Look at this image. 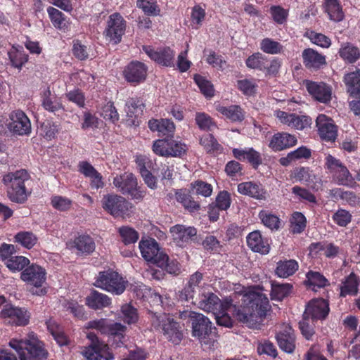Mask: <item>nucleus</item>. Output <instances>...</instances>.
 <instances>
[{"instance_id": "46", "label": "nucleus", "mask_w": 360, "mask_h": 360, "mask_svg": "<svg viewBox=\"0 0 360 360\" xmlns=\"http://www.w3.org/2000/svg\"><path fill=\"white\" fill-rule=\"evenodd\" d=\"M298 269V264L294 259L279 262L277 264L276 274L281 278H287L292 275Z\"/></svg>"}, {"instance_id": "45", "label": "nucleus", "mask_w": 360, "mask_h": 360, "mask_svg": "<svg viewBox=\"0 0 360 360\" xmlns=\"http://www.w3.org/2000/svg\"><path fill=\"white\" fill-rule=\"evenodd\" d=\"M268 62L267 57L260 52L250 55L245 60V65L250 69L264 72L265 64Z\"/></svg>"}, {"instance_id": "8", "label": "nucleus", "mask_w": 360, "mask_h": 360, "mask_svg": "<svg viewBox=\"0 0 360 360\" xmlns=\"http://www.w3.org/2000/svg\"><path fill=\"white\" fill-rule=\"evenodd\" d=\"M127 27V21L117 12L109 15L103 35L105 40L112 44H117L122 41Z\"/></svg>"}, {"instance_id": "55", "label": "nucleus", "mask_w": 360, "mask_h": 360, "mask_svg": "<svg viewBox=\"0 0 360 360\" xmlns=\"http://www.w3.org/2000/svg\"><path fill=\"white\" fill-rule=\"evenodd\" d=\"M193 80L203 95L206 97H212L214 96L213 85L210 81L206 79L205 77L199 74H195L194 75Z\"/></svg>"}, {"instance_id": "13", "label": "nucleus", "mask_w": 360, "mask_h": 360, "mask_svg": "<svg viewBox=\"0 0 360 360\" xmlns=\"http://www.w3.org/2000/svg\"><path fill=\"white\" fill-rule=\"evenodd\" d=\"M142 257L150 263L162 266L166 259V253L161 250L159 244L153 238L142 239L139 243Z\"/></svg>"}, {"instance_id": "64", "label": "nucleus", "mask_w": 360, "mask_h": 360, "mask_svg": "<svg viewBox=\"0 0 360 360\" xmlns=\"http://www.w3.org/2000/svg\"><path fill=\"white\" fill-rule=\"evenodd\" d=\"M242 165L236 160L229 161L226 165L224 171L228 176L234 179L243 174Z\"/></svg>"}, {"instance_id": "52", "label": "nucleus", "mask_w": 360, "mask_h": 360, "mask_svg": "<svg viewBox=\"0 0 360 360\" xmlns=\"http://www.w3.org/2000/svg\"><path fill=\"white\" fill-rule=\"evenodd\" d=\"M237 89L246 96H254L257 90V84L254 79H243L237 81Z\"/></svg>"}, {"instance_id": "53", "label": "nucleus", "mask_w": 360, "mask_h": 360, "mask_svg": "<svg viewBox=\"0 0 360 360\" xmlns=\"http://www.w3.org/2000/svg\"><path fill=\"white\" fill-rule=\"evenodd\" d=\"M290 178L294 182H308L311 180V171L309 167H297L291 171Z\"/></svg>"}, {"instance_id": "22", "label": "nucleus", "mask_w": 360, "mask_h": 360, "mask_svg": "<svg viewBox=\"0 0 360 360\" xmlns=\"http://www.w3.org/2000/svg\"><path fill=\"white\" fill-rule=\"evenodd\" d=\"M297 143V137L288 132L275 133L271 136L268 146L274 152H281L294 147Z\"/></svg>"}, {"instance_id": "29", "label": "nucleus", "mask_w": 360, "mask_h": 360, "mask_svg": "<svg viewBox=\"0 0 360 360\" xmlns=\"http://www.w3.org/2000/svg\"><path fill=\"white\" fill-rule=\"evenodd\" d=\"M311 157V150L305 146H302L290 151L285 157H281L278 162L283 167L289 166L292 162L302 160H309Z\"/></svg>"}, {"instance_id": "18", "label": "nucleus", "mask_w": 360, "mask_h": 360, "mask_svg": "<svg viewBox=\"0 0 360 360\" xmlns=\"http://www.w3.org/2000/svg\"><path fill=\"white\" fill-rule=\"evenodd\" d=\"M317 132L322 141L334 142L338 137V126L330 117L320 114L316 119Z\"/></svg>"}, {"instance_id": "11", "label": "nucleus", "mask_w": 360, "mask_h": 360, "mask_svg": "<svg viewBox=\"0 0 360 360\" xmlns=\"http://www.w3.org/2000/svg\"><path fill=\"white\" fill-rule=\"evenodd\" d=\"M102 207L115 217H123L128 214L132 206L129 201L121 195L108 194L104 195L102 199Z\"/></svg>"}, {"instance_id": "60", "label": "nucleus", "mask_w": 360, "mask_h": 360, "mask_svg": "<svg viewBox=\"0 0 360 360\" xmlns=\"http://www.w3.org/2000/svg\"><path fill=\"white\" fill-rule=\"evenodd\" d=\"M72 55L79 60H86L89 58V49L79 39L72 41Z\"/></svg>"}, {"instance_id": "19", "label": "nucleus", "mask_w": 360, "mask_h": 360, "mask_svg": "<svg viewBox=\"0 0 360 360\" xmlns=\"http://www.w3.org/2000/svg\"><path fill=\"white\" fill-rule=\"evenodd\" d=\"M191 302L198 306L200 309L216 314L222 307L220 299L212 292H206L205 290L202 292L196 294Z\"/></svg>"}, {"instance_id": "1", "label": "nucleus", "mask_w": 360, "mask_h": 360, "mask_svg": "<svg viewBox=\"0 0 360 360\" xmlns=\"http://www.w3.org/2000/svg\"><path fill=\"white\" fill-rule=\"evenodd\" d=\"M243 302L244 306L235 310L236 319L250 328H257L271 309L266 295L251 291L244 295Z\"/></svg>"}, {"instance_id": "59", "label": "nucleus", "mask_w": 360, "mask_h": 360, "mask_svg": "<svg viewBox=\"0 0 360 360\" xmlns=\"http://www.w3.org/2000/svg\"><path fill=\"white\" fill-rule=\"evenodd\" d=\"M269 12L273 20L276 23L283 25L287 21L288 10L285 9L281 6H271Z\"/></svg>"}, {"instance_id": "25", "label": "nucleus", "mask_w": 360, "mask_h": 360, "mask_svg": "<svg viewBox=\"0 0 360 360\" xmlns=\"http://www.w3.org/2000/svg\"><path fill=\"white\" fill-rule=\"evenodd\" d=\"M1 314L3 317L9 319L8 323L16 326H25L29 321L30 316L27 311L11 304L5 305Z\"/></svg>"}, {"instance_id": "43", "label": "nucleus", "mask_w": 360, "mask_h": 360, "mask_svg": "<svg viewBox=\"0 0 360 360\" xmlns=\"http://www.w3.org/2000/svg\"><path fill=\"white\" fill-rule=\"evenodd\" d=\"M145 105L141 98L131 97L129 98L125 103V111L129 118H136L142 115Z\"/></svg>"}, {"instance_id": "38", "label": "nucleus", "mask_w": 360, "mask_h": 360, "mask_svg": "<svg viewBox=\"0 0 360 360\" xmlns=\"http://www.w3.org/2000/svg\"><path fill=\"white\" fill-rule=\"evenodd\" d=\"M41 106L47 111L55 113L56 112L63 110V104L60 99L55 96H52L49 87H47L41 96Z\"/></svg>"}, {"instance_id": "39", "label": "nucleus", "mask_w": 360, "mask_h": 360, "mask_svg": "<svg viewBox=\"0 0 360 360\" xmlns=\"http://www.w3.org/2000/svg\"><path fill=\"white\" fill-rule=\"evenodd\" d=\"M347 91L350 96H356L360 94V69L347 73L344 77Z\"/></svg>"}, {"instance_id": "27", "label": "nucleus", "mask_w": 360, "mask_h": 360, "mask_svg": "<svg viewBox=\"0 0 360 360\" xmlns=\"http://www.w3.org/2000/svg\"><path fill=\"white\" fill-rule=\"evenodd\" d=\"M148 127L152 131H158L163 139L174 138L176 129L174 122L168 119H152L148 121Z\"/></svg>"}, {"instance_id": "37", "label": "nucleus", "mask_w": 360, "mask_h": 360, "mask_svg": "<svg viewBox=\"0 0 360 360\" xmlns=\"http://www.w3.org/2000/svg\"><path fill=\"white\" fill-rule=\"evenodd\" d=\"M111 303L110 298L96 290H92L86 298V304L93 309H101L108 307Z\"/></svg>"}, {"instance_id": "56", "label": "nucleus", "mask_w": 360, "mask_h": 360, "mask_svg": "<svg viewBox=\"0 0 360 360\" xmlns=\"http://www.w3.org/2000/svg\"><path fill=\"white\" fill-rule=\"evenodd\" d=\"M15 240L27 249L32 248L37 242V236L29 231L19 232L15 236Z\"/></svg>"}, {"instance_id": "14", "label": "nucleus", "mask_w": 360, "mask_h": 360, "mask_svg": "<svg viewBox=\"0 0 360 360\" xmlns=\"http://www.w3.org/2000/svg\"><path fill=\"white\" fill-rule=\"evenodd\" d=\"M87 338L91 341V345L86 349L84 355L89 360H112L114 356L110 352L108 345L101 342L97 335L94 333H89Z\"/></svg>"}, {"instance_id": "61", "label": "nucleus", "mask_w": 360, "mask_h": 360, "mask_svg": "<svg viewBox=\"0 0 360 360\" xmlns=\"http://www.w3.org/2000/svg\"><path fill=\"white\" fill-rule=\"evenodd\" d=\"M119 233L125 245L134 243L139 239V233L130 226H121L119 229Z\"/></svg>"}, {"instance_id": "54", "label": "nucleus", "mask_w": 360, "mask_h": 360, "mask_svg": "<svg viewBox=\"0 0 360 360\" xmlns=\"http://www.w3.org/2000/svg\"><path fill=\"white\" fill-rule=\"evenodd\" d=\"M292 288V285L289 283H272L271 296L272 300H282L285 297L288 296Z\"/></svg>"}, {"instance_id": "10", "label": "nucleus", "mask_w": 360, "mask_h": 360, "mask_svg": "<svg viewBox=\"0 0 360 360\" xmlns=\"http://www.w3.org/2000/svg\"><path fill=\"white\" fill-rule=\"evenodd\" d=\"M326 160V168L333 174V179L338 184L350 187L356 185L352 175L340 160L330 155L327 156Z\"/></svg>"}, {"instance_id": "50", "label": "nucleus", "mask_w": 360, "mask_h": 360, "mask_svg": "<svg viewBox=\"0 0 360 360\" xmlns=\"http://www.w3.org/2000/svg\"><path fill=\"white\" fill-rule=\"evenodd\" d=\"M195 123L200 130L210 131L217 127V124L210 115L205 112H196Z\"/></svg>"}, {"instance_id": "26", "label": "nucleus", "mask_w": 360, "mask_h": 360, "mask_svg": "<svg viewBox=\"0 0 360 360\" xmlns=\"http://www.w3.org/2000/svg\"><path fill=\"white\" fill-rule=\"evenodd\" d=\"M232 153L233 157L239 161L247 160L255 169H257L262 163L261 153L253 148H247L245 149L233 148Z\"/></svg>"}, {"instance_id": "34", "label": "nucleus", "mask_w": 360, "mask_h": 360, "mask_svg": "<svg viewBox=\"0 0 360 360\" xmlns=\"http://www.w3.org/2000/svg\"><path fill=\"white\" fill-rule=\"evenodd\" d=\"M175 198L186 210L191 213L197 212L200 209V203L194 200L186 189L176 190Z\"/></svg>"}, {"instance_id": "57", "label": "nucleus", "mask_w": 360, "mask_h": 360, "mask_svg": "<svg viewBox=\"0 0 360 360\" xmlns=\"http://www.w3.org/2000/svg\"><path fill=\"white\" fill-rule=\"evenodd\" d=\"M136 6L142 9L147 15L156 16L159 15L160 9L156 0H137Z\"/></svg>"}, {"instance_id": "58", "label": "nucleus", "mask_w": 360, "mask_h": 360, "mask_svg": "<svg viewBox=\"0 0 360 360\" xmlns=\"http://www.w3.org/2000/svg\"><path fill=\"white\" fill-rule=\"evenodd\" d=\"M29 263V259L22 256H11L5 261L6 266L12 271H21L28 265Z\"/></svg>"}, {"instance_id": "12", "label": "nucleus", "mask_w": 360, "mask_h": 360, "mask_svg": "<svg viewBox=\"0 0 360 360\" xmlns=\"http://www.w3.org/2000/svg\"><path fill=\"white\" fill-rule=\"evenodd\" d=\"M21 278L33 285L30 290L33 295L46 294L45 288H39L46 280L45 270L41 266L34 264L28 266L22 272Z\"/></svg>"}, {"instance_id": "33", "label": "nucleus", "mask_w": 360, "mask_h": 360, "mask_svg": "<svg viewBox=\"0 0 360 360\" xmlns=\"http://www.w3.org/2000/svg\"><path fill=\"white\" fill-rule=\"evenodd\" d=\"M10 65L18 70L28 61V55L24 51L21 46L13 45L7 52Z\"/></svg>"}, {"instance_id": "63", "label": "nucleus", "mask_w": 360, "mask_h": 360, "mask_svg": "<svg viewBox=\"0 0 360 360\" xmlns=\"http://www.w3.org/2000/svg\"><path fill=\"white\" fill-rule=\"evenodd\" d=\"M231 204V194L227 191H219L216 197L214 205L221 209V211L227 210Z\"/></svg>"}, {"instance_id": "20", "label": "nucleus", "mask_w": 360, "mask_h": 360, "mask_svg": "<svg viewBox=\"0 0 360 360\" xmlns=\"http://www.w3.org/2000/svg\"><path fill=\"white\" fill-rule=\"evenodd\" d=\"M8 127L11 131L18 135H26L31 131V123L26 114L20 110L12 111L9 115Z\"/></svg>"}, {"instance_id": "2", "label": "nucleus", "mask_w": 360, "mask_h": 360, "mask_svg": "<svg viewBox=\"0 0 360 360\" xmlns=\"http://www.w3.org/2000/svg\"><path fill=\"white\" fill-rule=\"evenodd\" d=\"M29 173L25 169L10 172L3 176L2 182L6 187L7 196L13 202L22 204L27 200L30 192L25 182L30 179Z\"/></svg>"}, {"instance_id": "30", "label": "nucleus", "mask_w": 360, "mask_h": 360, "mask_svg": "<svg viewBox=\"0 0 360 360\" xmlns=\"http://www.w3.org/2000/svg\"><path fill=\"white\" fill-rule=\"evenodd\" d=\"M47 13L53 26L59 30L66 31L70 27V18L58 9L49 6Z\"/></svg>"}, {"instance_id": "40", "label": "nucleus", "mask_w": 360, "mask_h": 360, "mask_svg": "<svg viewBox=\"0 0 360 360\" xmlns=\"http://www.w3.org/2000/svg\"><path fill=\"white\" fill-rule=\"evenodd\" d=\"M247 243L248 245L254 252L264 255L267 254L269 251V245L264 243L260 232L258 231L249 233L247 237Z\"/></svg>"}, {"instance_id": "41", "label": "nucleus", "mask_w": 360, "mask_h": 360, "mask_svg": "<svg viewBox=\"0 0 360 360\" xmlns=\"http://www.w3.org/2000/svg\"><path fill=\"white\" fill-rule=\"evenodd\" d=\"M338 53L347 63L353 64L360 58L359 49L349 42L342 44Z\"/></svg>"}, {"instance_id": "49", "label": "nucleus", "mask_w": 360, "mask_h": 360, "mask_svg": "<svg viewBox=\"0 0 360 360\" xmlns=\"http://www.w3.org/2000/svg\"><path fill=\"white\" fill-rule=\"evenodd\" d=\"M330 195L335 199H341L351 205H355L359 202V198L352 191H345L340 188L330 190Z\"/></svg>"}, {"instance_id": "62", "label": "nucleus", "mask_w": 360, "mask_h": 360, "mask_svg": "<svg viewBox=\"0 0 360 360\" xmlns=\"http://www.w3.org/2000/svg\"><path fill=\"white\" fill-rule=\"evenodd\" d=\"M102 116L105 120L112 123H115L119 120L120 115L113 102L109 101L103 107Z\"/></svg>"}, {"instance_id": "44", "label": "nucleus", "mask_w": 360, "mask_h": 360, "mask_svg": "<svg viewBox=\"0 0 360 360\" xmlns=\"http://www.w3.org/2000/svg\"><path fill=\"white\" fill-rule=\"evenodd\" d=\"M200 144L209 154L218 155L223 150L222 146L212 134L202 135L200 139Z\"/></svg>"}, {"instance_id": "5", "label": "nucleus", "mask_w": 360, "mask_h": 360, "mask_svg": "<svg viewBox=\"0 0 360 360\" xmlns=\"http://www.w3.org/2000/svg\"><path fill=\"white\" fill-rule=\"evenodd\" d=\"M152 326L156 330H161L168 340L178 345L183 334L179 329V323L174 321L169 314L165 313L154 314L151 320Z\"/></svg>"}, {"instance_id": "24", "label": "nucleus", "mask_w": 360, "mask_h": 360, "mask_svg": "<svg viewBox=\"0 0 360 360\" xmlns=\"http://www.w3.org/2000/svg\"><path fill=\"white\" fill-rule=\"evenodd\" d=\"M302 62L304 67L310 71H317L326 65V57L311 48H307L302 53Z\"/></svg>"}, {"instance_id": "17", "label": "nucleus", "mask_w": 360, "mask_h": 360, "mask_svg": "<svg viewBox=\"0 0 360 360\" xmlns=\"http://www.w3.org/2000/svg\"><path fill=\"white\" fill-rule=\"evenodd\" d=\"M148 67L142 62L132 60L122 72L124 79L132 86L143 82L147 77Z\"/></svg>"}, {"instance_id": "7", "label": "nucleus", "mask_w": 360, "mask_h": 360, "mask_svg": "<svg viewBox=\"0 0 360 360\" xmlns=\"http://www.w3.org/2000/svg\"><path fill=\"white\" fill-rule=\"evenodd\" d=\"M192 316V335L197 338L202 345L207 346L211 348L213 346L214 340H212L210 336L212 334V322L210 319L200 313H191Z\"/></svg>"}, {"instance_id": "9", "label": "nucleus", "mask_w": 360, "mask_h": 360, "mask_svg": "<svg viewBox=\"0 0 360 360\" xmlns=\"http://www.w3.org/2000/svg\"><path fill=\"white\" fill-rule=\"evenodd\" d=\"M126 281L118 273L112 270L101 271L94 283L95 286L115 295L122 294L126 289Z\"/></svg>"}, {"instance_id": "42", "label": "nucleus", "mask_w": 360, "mask_h": 360, "mask_svg": "<svg viewBox=\"0 0 360 360\" xmlns=\"http://www.w3.org/2000/svg\"><path fill=\"white\" fill-rule=\"evenodd\" d=\"M323 7L331 20L340 22L343 20L345 15L339 0H325Z\"/></svg>"}, {"instance_id": "4", "label": "nucleus", "mask_w": 360, "mask_h": 360, "mask_svg": "<svg viewBox=\"0 0 360 360\" xmlns=\"http://www.w3.org/2000/svg\"><path fill=\"white\" fill-rule=\"evenodd\" d=\"M112 183L120 193L129 195L134 200L141 201L146 195V190L138 186L137 179L132 173L117 175Z\"/></svg>"}, {"instance_id": "51", "label": "nucleus", "mask_w": 360, "mask_h": 360, "mask_svg": "<svg viewBox=\"0 0 360 360\" xmlns=\"http://www.w3.org/2000/svg\"><path fill=\"white\" fill-rule=\"evenodd\" d=\"M75 246L79 251L86 254L92 252L95 248L94 240L87 235H82L75 238Z\"/></svg>"}, {"instance_id": "28", "label": "nucleus", "mask_w": 360, "mask_h": 360, "mask_svg": "<svg viewBox=\"0 0 360 360\" xmlns=\"http://www.w3.org/2000/svg\"><path fill=\"white\" fill-rule=\"evenodd\" d=\"M238 191L240 194L251 196L259 200L266 198V192L261 184L253 181L243 182L238 185Z\"/></svg>"}, {"instance_id": "21", "label": "nucleus", "mask_w": 360, "mask_h": 360, "mask_svg": "<svg viewBox=\"0 0 360 360\" xmlns=\"http://www.w3.org/2000/svg\"><path fill=\"white\" fill-rule=\"evenodd\" d=\"M329 304L327 300L319 298L311 300L306 306L303 314L304 319L314 320H323L329 313Z\"/></svg>"}, {"instance_id": "16", "label": "nucleus", "mask_w": 360, "mask_h": 360, "mask_svg": "<svg viewBox=\"0 0 360 360\" xmlns=\"http://www.w3.org/2000/svg\"><path fill=\"white\" fill-rule=\"evenodd\" d=\"M143 51L158 65L164 67H174L175 52L169 46L155 49L152 46H143Z\"/></svg>"}, {"instance_id": "6", "label": "nucleus", "mask_w": 360, "mask_h": 360, "mask_svg": "<svg viewBox=\"0 0 360 360\" xmlns=\"http://www.w3.org/2000/svg\"><path fill=\"white\" fill-rule=\"evenodd\" d=\"M188 150V146L181 141L174 138L160 139L153 141V152L161 157L182 158Z\"/></svg>"}, {"instance_id": "15", "label": "nucleus", "mask_w": 360, "mask_h": 360, "mask_svg": "<svg viewBox=\"0 0 360 360\" xmlns=\"http://www.w3.org/2000/svg\"><path fill=\"white\" fill-rule=\"evenodd\" d=\"M88 328H95L103 334H108L114 337L115 340L122 342L127 327L120 323H111L105 319L94 320L88 323Z\"/></svg>"}, {"instance_id": "32", "label": "nucleus", "mask_w": 360, "mask_h": 360, "mask_svg": "<svg viewBox=\"0 0 360 360\" xmlns=\"http://www.w3.org/2000/svg\"><path fill=\"white\" fill-rule=\"evenodd\" d=\"M276 340L280 348L287 353H292L295 348V336L290 326H285L283 330L276 335Z\"/></svg>"}, {"instance_id": "23", "label": "nucleus", "mask_w": 360, "mask_h": 360, "mask_svg": "<svg viewBox=\"0 0 360 360\" xmlns=\"http://www.w3.org/2000/svg\"><path fill=\"white\" fill-rule=\"evenodd\" d=\"M305 86L308 93L316 101L322 103H328L330 101L332 89L326 83L306 80Z\"/></svg>"}, {"instance_id": "48", "label": "nucleus", "mask_w": 360, "mask_h": 360, "mask_svg": "<svg viewBox=\"0 0 360 360\" xmlns=\"http://www.w3.org/2000/svg\"><path fill=\"white\" fill-rule=\"evenodd\" d=\"M358 291V281L354 274L352 273L340 288V296L354 295Z\"/></svg>"}, {"instance_id": "31", "label": "nucleus", "mask_w": 360, "mask_h": 360, "mask_svg": "<svg viewBox=\"0 0 360 360\" xmlns=\"http://www.w3.org/2000/svg\"><path fill=\"white\" fill-rule=\"evenodd\" d=\"M217 110L231 122H241L245 117V112L238 105H219Z\"/></svg>"}, {"instance_id": "3", "label": "nucleus", "mask_w": 360, "mask_h": 360, "mask_svg": "<svg viewBox=\"0 0 360 360\" xmlns=\"http://www.w3.org/2000/svg\"><path fill=\"white\" fill-rule=\"evenodd\" d=\"M9 345L17 352L20 360H46L47 358L42 342L33 333L29 335L28 339H13Z\"/></svg>"}, {"instance_id": "47", "label": "nucleus", "mask_w": 360, "mask_h": 360, "mask_svg": "<svg viewBox=\"0 0 360 360\" xmlns=\"http://www.w3.org/2000/svg\"><path fill=\"white\" fill-rule=\"evenodd\" d=\"M259 48L264 53L271 55L279 54L283 51V46L280 42L268 37L262 39Z\"/></svg>"}, {"instance_id": "35", "label": "nucleus", "mask_w": 360, "mask_h": 360, "mask_svg": "<svg viewBox=\"0 0 360 360\" xmlns=\"http://www.w3.org/2000/svg\"><path fill=\"white\" fill-rule=\"evenodd\" d=\"M170 232L173 239L179 246H182L191 237L196 235V229L194 226H171Z\"/></svg>"}, {"instance_id": "36", "label": "nucleus", "mask_w": 360, "mask_h": 360, "mask_svg": "<svg viewBox=\"0 0 360 360\" xmlns=\"http://www.w3.org/2000/svg\"><path fill=\"white\" fill-rule=\"evenodd\" d=\"M202 280V274L195 272L192 274L188 280V285L184 288V293L186 300H191L196 294L202 292L205 289L200 285Z\"/></svg>"}]
</instances>
